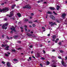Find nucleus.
Instances as JSON below:
<instances>
[{
  "label": "nucleus",
  "instance_id": "23",
  "mask_svg": "<svg viewBox=\"0 0 67 67\" xmlns=\"http://www.w3.org/2000/svg\"><path fill=\"white\" fill-rule=\"evenodd\" d=\"M56 21L57 22V23H60V21L57 19H56Z\"/></svg>",
  "mask_w": 67,
  "mask_h": 67
},
{
  "label": "nucleus",
  "instance_id": "58",
  "mask_svg": "<svg viewBox=\"0 0 67 67\" xmlns=\"http://www.w3.org/2000/svg\"><path fill=\"white\" fill-rule=\"evenodd\" d=\"M31 15H34V14H33V13H31Z\"/></svg>",
  "mask_w": 67,
  "mask_h": 67
},
{
  "label": "nucleus",
  "instance_id": "41",
  "mask_svg": "<svg viewBox=\"0 0 67 67\" xmlns=\"http://www.w3.org/2000/svg\"><path fill=\"white\" fill-rule=\"evenodd\" d=\"M29 58V59H30V60H31V59H32V58H31V57H30Z\"/></svg>",
  "mask_w": 67,
  "mask_h": 67
},
{
  "label": "nucleus",
  "instance_id": "16",
  "mask_svg": "<svg viewBox=\"0 0 67 67\" xmlns=\"http://www.w3.org/2000/svg\"><path fill=\"white\" fill-rule=\"evenodd\" d=\"M18 35H15L14 36V38H17V37H18Z\"/></svg>",
  "mask_w": 67,
  "mask_h": 67
},
{
  "label": "nucleus",
  "instance_id": "51",
  "mask_svg": "<svg viewBox=\"0 0 67 67\" xmlns=\"http://www.w3.org/2000/svg\"><path fill=\"white\" fill-rule=\"evenodd\" d=\"M55 43H57V42H58V41H56V40H55Z\"/></svg>",
  "mask_w": 67,
  "mask_h": 67
},
{
  "label": "nucleus",
  "instance_id": "13",
  "mask_svg": "<svg viewBox=\"0 0 67 67\" xmlns=\"http://www.w3.org/2000/svg\"><path fill=\"white\" fill-rule=\"evenodd\" d=\"M9 46H8L7 47H6L5 48V50L8 51V50H9Z\"/></svg>",
  "mask_w": 67,
  "mask_h": 67
},
{
  "label": "nucleus",
  "instance_id": "9",
  "mask_svg": "<svg viewBox=\"0 0 67 67\" xmlns=\"http://www.w3.org/2000/svg\"><path fill=\"white\" fill-rule=\"evenodd\" d=\"M56 64V63H54L53 64L51 65V66L52 67H56V66L55 65Z\"/></svg>",
  "mask_w": 67,
  "mask_h": 67
},
{
  "label": "nucleus",
  "instance_id": "44",
  "mask_svg": "<svg viewBox=\"0 0 67 67\" xmlns=\"http://www.w3.org/2000/svg\"><path fill=\"white\" fill-rule=\"evenodd\" d=\"M21 32H23V29H22L21 30Z\"/></svg>",
  "mask_w": 67,
  "mask_h": 67
},
{
  "label": "nucleus",
  "instance_id": "53",
  "mask_svg": "<svg viewBox=\"0 0 67 67\" xmlns=\"http://www.w3.org/2000/svg\"><path fill=\"white\" fill-rule=\"evenodd\" d=\"M65 60H67V57H65Z\"/></svg>",
  "mask_w": 67,
  "mask_h": 67
},
{
  "label": "nucleus",
  "instance_id": "56",
  "mask_svg": "<svg viewBox=\"0 0 67 67\" xmlns=\"http://www.w3.org/2000/svg\"><path fill=\"white\" fill-rule=\"evenodd\" d=\"M47 36H50V34H49L47 35Z\"/></svg>",
  "mask_w": 67,
  "mask_h": 67
},
{
  "label": "nucleus",
  "instance_id": "30",
  "mask_svg": "<svg viewBox=\"0 0 67 67\" xmlns=\"http://www.w3.org/2000/svg\"><path fill=\"white\" fill-rule=\"evenodd\" d=\"M34 22H37V23H38V22H37V20L34 21Z\"/></svg>",
  "mask_w": 67,
  "mask_h": 67
},
{
  "label": "nucleus",
  "instance_id": "3",
  "mask_svg": "<svg viewBox=\"0 0 67 67\" xmlns=\"http://www.w3.org/2000/svg\"><path fill=\"white\" fill-rule=\"evenodd\" d=\"M31 8V7L28 5H27L23 7V9L28 8L29 9H30Z\"/></svg>",
  "mask_w": 67,
  "mask_h": 67
},
{
  "label": "nucleus",
  "instance_id": "26",
  "mask_svg": "<svg viewBox=\"0 0 67 67\" xmlns=\"http://www.w3.org/2000/svg\"><path fill=\"white\" fill-rule=\"evenodd\" d=\"M28 19H26L25 20V22H27V21H28Z\"/></svg>",
  "mask_w": 67,
  "mask_h": 67
},
{
  "label": "nucleus",
  "instance_id": "60",
  "mask_svg": "<svg viewBox=\"0 0 67 67\" xmlns=\"http://www.w3.org/2000/svg\"><path fill=\"white\" fill-rule=\"evenodd\" d=\"M42 29H45V28L44 27H42Z\"/></svg>",
  "mask_w": 67,
  "mask_h": 67
},
{
  "label": "nucleus",
  "instance_id": "36",
  "mask_svg": "<svg viewBox=\"0 0 67 67\" xmlns=\"http://www.w3.org/2000/svg\"><path fill=\"white\" fill-rule=\"evenodd\" d=\"M32 26L33 27H35V24H34L32 25Z\"/></svg>",
  "mask_w": 67,
  "mask_h": 67
},
{
  "label": "nucleus",
  "instance_id": "48",
  "mask_svg": "<svg viewBox=\"0 0 67 67\" xmlns=\"http://www.w3.org/2000/svg\"><path fill=\"white\" fill-rule=\"evenodd\" d=\"M38 11H39V12H42V10H39Z\"/></svg>",
  "mask_w": 67,
  "mask_h": 67
},
{
  "label": "nucleus",
  "instance_id": "12",
  "mask_svg": "<svg viewBox=\"0 0 67 67\" xmlns=\"http://www.w3.org/2000/svg\"><path fill=\"white\" fill-rule=\"evenodd\" d=\"M13 15V14L12 13L10 12V15L9 16V17H12V16Z\"/></svg>",
  "mask_w": 67,
  "mask_h": 67
},
{
  "label": "nucleus",
  "instance_id": "25",
  "mask_svg": "<svg viewBox=\"0 0 67 67\" xmlns=\"http://www.w3.org/2000/svg\"><path fill=\"white\" fill-rule=\"evenodd\" d=\"M53 13L54 14H55V15H57V14L55 13V12L54 11L53 12Z\"/></svg>",
  "mask_w": 67,
  "mask_h": 67
},
{
  "label": "nucleus",
  "instance_id": "59",
  "mask_svg": "<svg viewBox=\"0 0 67 67\" xmlns=\"http://www.w3.org/2000/svg\"><path fill=\"white\" fill-rule=\"evenodd\" d=\"M33 51H32L31 52V54H33Z\"/></svg>",
  "mask_w": 67,
  "mask_h": 67
},
{
  "label": "nucleus",
  "instance_id": "5",
  "mask_svg": "<svg viewBox=\"0 0 67 67\" xmlns=\"http://www.w3.org/2000/svg\"><path fill=\"white\" fill-rule=\"evenodd\" d=\"M10 29L11 30H12V31H14V32H16V30H15V27H14V26H13L12 28H10Z\"/></svg>",
  "mask_w": 67,
  "mask_h": 67
},
{
  "label": "nucleus",
  "instance_id": "28",
  "mask_svg": "<svg viewBox=\"0 0 67 67\" xmlns=\"http://www.w3.org/2000/svg\"><path fill=\"white\" fill-rule=\"evenodd\" d=\"M2 46L3 47H5V46H7V45L5 44V46L3 44H2Z\"/></svg>",
  "mask_w": 67,
  "mask_h": 67
},
{
  "label": "nucleus",
  "instance_id": "6",
  "mask_svg": "<svg viewBox=\"0 0 67 67\" xmlns=\"http://www.w3.org/2000/svg\"><path fill=\"white\" fill-rule=\"evenodd\" d=\"M61 63L63 66H64V67H66V66H67L66 64V63H65V62L64 61H62Z\"/></svg>",
  "mask_w": 67,
  "mask_h": 67
},
{
  "label": "nucleus",
  "instance_id": "27",
  "mask_svg": "<svg viewBox=\"0 0 67 67\" xmlns=\"http://www.w3.org/2000/svg\"><path fill=\"white\" fill-rule=\"evenodd\" d=\"M37 57H40V54H39V53H38L37 54Z\"/></svg>",
  "mask_w": 67,
  "mask_h": 67
},
{
  "label": "nucleus",
  "instance_id": "33",
  "mask_svg": "<svg viewBox=\"0 0 67 67\" xmlns=\"http://www.w3.org/2000/svg\"><path fill=\"white\" fill-rule=\"evenodd\" d=\"M7 38L8 39V40H10V38L8 36H7Z\"/></svg>",
  "mask_w": 67,
  "mask_h": 67
},
{
  "label": "nucleus",
  "instance_id": "38",
  "mask_svg": "<svg viewBox=\"0 0 67 67\" xmlns=\"http://www.w3.org/2000/svg\"><path fill=\"white\" fill-rule=\"evenodd\" d=\"M11 8L12 9H13L14 8V6L13 5H12L11 7Z\"/></svg>",
  "mask_w": 67,
  "mask_h": 67
},
{
  "label": "nucleus",
  "instance_id": "55",
  "mask_svg": "<svg viewBox=\"0 0 67 67\" xmlns=\"http://www.w3.org/2000/svg\"><path fill=\"white\" fill-rule=\"evenodd\" d=\"M57 41H59V38H57L56 39Z\"/></svg>",
  "mask_w": 67,
  "mask_h": 67
},
{
  "label": "nucleus",
  "instance_id": "49",
  "mask_svg": "<svg viewBox=\"0 0 67 67\" xmlns=\"http://www.w3.org/2000/svg\"><path fill=\"white\" fill-rule=\"evenodd\" d=\"M4 37V35H2V37Z\"/></svg>",
  "mask_w": 67,
  "mask_h": 67
},
{
  "label": "nucleus",
  "instance_id": "61",
  "mask_svg": "<svg viewBox=\"0 0 67 67\" xmlns=\"http://www.w3.org/2000/svg\"><path fill=\"white\" fill-rule=\"evenodd\" d=\"M11 19H13V20H14V18H11Z\"/></svg>",
  "mask_w": 67,
  "mask_h": 67
},
{
  "label": "nucleus",
  "instance_id": "62",
  "mask_svg": "<svg viewBox=\"0 0 67 67\" xmlns=\"http://www.w3.org/2000/svg\"><path fill=\"white\" fill-rule=\"evenodd\" d=\"M43 0H41L40 2H43Z\"/></svg>",
  "mask_w": 67,
  "mask_h": 67
},
{
  "label": "nucleus",
  "instance_id": "29",
  "mask_svg": "<svg viewBox=\"0 0 67 67\" xmlns=\"http://www.w3.org/2000/svg\"><path fill=\"white\" fill-rule=\"evenodd\" d=\"M21 49H22V48H19L18 49H18V50H21Z\"/></svg>",
  "mask_w": 67,
  "mask_h": 67
},
{
  "label": "nucleus",
  "instance_id": "18",
  "mask_svg": "<svg viewBox=\"0 0 67 67\" xmlns=\"http://www.w3.org/2000/svg\"><path fill=\"white\" fill-rule=\"evenodd\" d=\"M14 61V62H18V60L16 59H13Z\"/></svg>",
  "mask_w": 67,
  "mask_h": 67
},
{
  "label": "nucleus",
  "instance_id": "8",
  "mask_svg": "<svg viewBox=\"0 0 67 67\" xmlns=\"http://www.w3.org/2000/svg\"><path fill=\"white\" fill-rule=\"evenodd\" d=\"M66 15L65 14H63L62 15V17L63 19H65V16Z\"/></svg>",
  "mask_w": 67,
  "mask_h": 67
},
{
  "label": "nucleus",
  "instance_id": "1",
  "mask_svg": "<svg viewBox=\"0 0 67 67\" xmlns=\"http://www.w3.org/2000/svg\"><path fill=\"white\" fill-rule=\"evenodd\" d=\"M9 10L8 8L5 7L3 8V10L0 9V12L2 13H4L6 12H7Z\"/></svg>",
  "mask_w": 67,
  "mask_h": 67
},
{
  "label": "nucleus",
  "instance_id": "37",
  "mask_svg": "<svg viewBox=\"0 0 67 67\" xmlns=\"http://www.w3.org/2000/svg\"><path fill=\"white\" fill-rule=\"evenodd\" d=\"M58 58H59V59H62V57H58Z\"/></svg>",
  "mask_w": 67,
  "mask_h": 67
},
{
  "label": "nucleus",
  "instance_id": "17",
  "mask_svg": "<svg viewBox=\"0 0 67 67\" xmlns=\"http://www.w3.org/2000/svg\"><path fill=\"white\" fill-rule=\"evenodd\" d=\"M47 13H48V14H52L53 13H52V12H47Z\"/></svg>",
  "mask_w": 67,
  "mask_h": 67
},
{
  "label": "nucleus",
  "instance_id": "46",
  "mask_svg": "<svg viewBox=\"0 0 67 67\" xmlns=\"http://www.w3.org/2000/svg\"><path fill=\"white\" fill-rule=\"evenodd\" d=\"M40 65L41 67H43V65H42V64H40Z\"/></svg>",
  "mask_w": 67,
  "mask_h": 67
},
{
  "label": "nucleus",
  "instance_id": "22",
  "mask_svg": "<svg viewBox=\"0 0 67 67\" xmlns=\"http://www.w3.org/2000/svg\"><path fill=\"white\" fill-rule=\"evenodd\" d=\"M12 52H15L16 51L15 49H12Z\"/></svg>",
  "mask_w": 67,
  "mask_h": 67
},
{
  "label": "nucleus",
  "instance_id": "45",
  "mask_svg": "<svg viewBox=\"0 0 67 67\" xmlns=\"http://www.w3.org/2000/svg\"><path fill=\"white\" fill-rule=\"evenodd\" d=\"M57 10H59V8H57Z\"/></svg>",
  "mask_w": 67,
  "mask_h": 67
},
{
  "label": "nucleus",
  "instance_id": "35",
  "mask_svg": "<svg viewBox=\"0 0 67 67\" xmlns=\"http://www.w3.org/2000/svg\"><path fill=\"white\" fill-rule=\"evenodd\" d=\"M4 20L5 21H7V20H8V19H7L5 18L4 19Z\"/></svg>",
  "mask_w": 67,
  "mask_h": 67
},
{
  "label": "nucleus",
  "instance_id": "14",
  "mask_svg": "<svg viewBox=\"0 0 67 67\" xmlns=\"http://www.w3.org/2000/svg\"><path fill=\"white\" fill-rule=\"evenodd\" d=\"M17 15L18 16V17H21V14L20 13H18L17 14Z\"/></svg>",
  "mask_w": 67,
  "mask_h": 67
},
{
  "label": "nucleus",
  "instance_id": "11",
  "mask_svg": "<svg viewBox=\"0 0 67 67\" xmlns=\"http://www.w3.org/2000/svg\"><path fill=\"white\" fill-rule=\"evenodd\" d=\"M7 65L8 67H10L11 66V65H10V63H9V62L7 63Z\"/></svg>",
  "mask_w": 67,
  "mask_h": 67
},
{
  "label": "nucleus",
  "instance_id": "32",
  "mask_svg": "<svg viewBox=\"0 0 67 67\" xmlns=\"http://www.w3.org/2000/svg\"><path fill=\"white\" fill-rule=\"evenodd\" d=\"M2 64H5V62L4 61H2Z\"/></svg>",
  "mask_w": 67,
  "mask_h": 67
},
{
  "label": "nucleus",
  "instance_id": "47",
  "mask_svg": "<svg viewBox=\"0 0 67 67\" xmlns=\"http://www.w3.org/2000/svg\"><path fill=\"white\" fill-rule=\"evenodd\" d=\"M32 37H35V36L34 35L32 36Z\"/></svg>",
  "mask_w": 67,
  "mask_h": 67
},
{
  "label": "nucleus",
  "instance_id": "24",
  "mask_svg": "<svg viewBox=\"0 0 67 67\" xmlns=\"http://www.w3.org/2000/svg\"><path fill=\"white\" fill-rule=\"evenodd\" d=\"M60 52L61 53H64V51H63V50H60Z\"/></svg>",
  "mask_w": 67,
  "mask_h": 67
},
{
  "label": "nucleus",
  "instance_id": "52",
  "mask_svg": "<svg viewBox=\"0 0 67 67\" xmlns=\"http://www.w3.org/2000/svg\"><path fill=\"white\" fill-rule=\"evenodd\" d=\"M55 39H53L52 40V41L54 42V41H55Z\"/></svg>",
  "mask_w": 67,
  "mask_h": 67
},
{
  "label": "nucleus",
  "instance_id": "21",
  "mask_svg": "<svg viewBox=\"0 0 67 67\" xmlns=\"http://www.w3.org/2000/svg\"><path fill=\"white\" fill-rule=\"evenodd\" d=\"M53 38L55 39L56 38V36L54 35L53 36V37H52Z\"/></svg>",
  "mask_w": 67,
  "mask_h": 67
},
{
  "label": "nucleus",
  "instance_id": "4",
  "mask_svg": "<svg viewBox=\"0 0 67 67\" xmlns=\"http://www.w3.org/2000/svg\"><path fill=\"white\" fill-rule=\"evenodd\" d=\"M55 22L54 23H53V22H49V24H52L51 25V26H53V25H54L55 24V25H57L56 24H55Z\"/></svg>",
  "mask_w": 67,
  "mask_h": 67
},
{
  "label": "nucleus",
  "instance_id": "40",
  "mask_svg": "<svg viewBox=\"0 0 67 67\" xmlns=\"http://www.w3.org/2000/svg\"><path fill=\"white\" fill-rule=\"evenodd\" d=\"M29 23H30V24L32 23V21H29Z\"/></svg>",
  "mask_w": 67,
  "mask_h": 67
},
{
  "label": "nucleus",
  "instance_id": "50",
  "mask_svg": "<svg viewBox=\"0 0 67 67\" xmlns=\"http://www.w3.org/2000/svg\"><path fill=\"white\" fill-rule=\"evenodd\" d=\"M40 2H41V1H38L37 2V3H40Z\"/></svg>",
  "mask_w": 67,
  "mask_h": 67
},
{
  "label": "nucleus",
  "instance_id": "42",
  "mask_svg": "<svg viewBox=\"0 0 67 67\" xmlns=\"http://www.w3.org/2000/svg\"><path fill=\"white\" fill-rule=\"evenodd\" d=\"M43 53L45 54V51L44 50H43Z\"/></svg>",
  "mask_w": 67,
  "mask_h": 67
},
{
  "label": "nucleus",
  "instance_id": "2",
  "mask_svg": "<svg viewBox=\"0 0 67 67\" xmlns=\"http://www.w3.org/2000/svg\"><path fill=\"white\" fill-rule=\"evenodd\" d=\"M8 23L7 22L3 25L2 26V29L6 30V29H7V27H5V26H8Z\"/></svg>",
  "mask_w": 67,
  "mask_h": 67
},
{
  "label": "nucleus",
  "instance_id": "31",
  "mask_svg": "<svg viewBox=\"0 0 67 67\" xmlns=\"http://www.w3.org/2000/svg\"><path fill=\"white\" fill-rule=\"evenodd\" d=\"M18 43H21V41H18Z\"/></svg>",
  "mask_w": 67,
  "mask_h": 67
},
{
  "label": "nucleus",
  "instance_id": "34",
  "mask_svg": "<svg viewBox=\"0 0 67 67\" xmlns=\"http://www.w3.org/2000/svg\"><path fill=\"white\" fill-rule=\"evenodd\" d=\"M5 55L6 56H9V55L8 54H7L6 53H5Z\"/></svg>",
  "mask_w": 67,
  "mask_h": 67
},
{
  "label": "nucleus",
  "instance_id": "39",
  "mask_svg": "<svg viewBox=\"0 0 67 67\" xmlns=\"http://www.w3.org/2000/svg\"><path fill=\"white\" fill-rule=\"evenodd\" d=\"M57 8H60V7L58 5H57Z\"/></svg>",
  "mask_w": 67,
  "mask_h": 67
},
{
  "label": "nucleus",
  "instance_id": "57",
  "mask_svg": "<svg viewBox=\"0 0 67 67\" xmlns=\"http://www.w3.org/2000/svg\"><path fill=\"white\" fill-rule=\"evenodd\" d=\"M41 59H43V60H44L45 59V58H41Z\"/></svg>",
  "mask_w": 67,
  "mask_h": 67
},
{
  "label": "nucleus",
  "instance_id": "7",
  "mask_svg": "<svg viewBox=\"0 0 67 67\" xmlns=\"http://www.w3.org/2000/svg\"><path fill=\"white\" fill-rule=\"evenodd\" d=\"M50 17L51 19H52L53 20H55V17L53 15H51L50 16Z\"/></svg>",
  "mask_w": 67,
  "mask_h": 67
},
{
  "label": "nucleus",
  "instance_id": "64",
  "mask_svg": "<svg viewBox=\"0 0 67 67\" xmlns=\"http://www.w3.org/2000/svg\"><path fill=\"white\" fill-rule=\"evenodd\" d=\"M4 3H2V4H1V5H4Z\"/></svg>",
  "mask_w": 67,
  "mask_h": 67
},
{
  "label": "nucleus",
  "instance_id": "10",
  "mask_svg": "<svg viewBox=\"0 0 67 67\" xmlns=\"http://www.w3.org/2000/svg\"><path fill=\"white\" fill-rule=\"evenodd\" d=\"M49 8H50V10H54L55 9V8L53 7H50Z\"/></svg>",
  "mask_w": 67,
  "mask_h": 67
},
{
  "label": "nucleus",
  "instance_id": "63",
  "mask_svg": "<svg viewBox=\"0 0 67 67\" xmlns=\"http://www.w3.org/2000/svg\"><path fill=\"white\" fill-rule=\"evenodd\" d=\"M40 47H42V45H41L40 46Z\"/></svg>",
  "mask_w": 67,
  "mask_h": 67
},
{
  "label": "nucleus",
  "instance_id": "43",
  "mask_svg": "<svg viewBox=\"0 0 67 67\" xmlns=\"http://www.w3.org/2000/svg\"><path fill=\"white\" fill-rule=\"evenodd\" d=\"M25 31H26H26H27V29H26V28H25Z\"/></svg>",
  "mask_w": 67,
  "mask_h": 67
},
{
  "label": "nucleus",
  "instance_id": "19",
  "mask_svg": "<svg viewBox=\"0 0 67 67\" xmlns=\"http://www.w3.org/2000/svg\"><path fill=\"white\" fill-rule=\"evenodd\" d=\"M49 64H50V63H49V61L47 62L46 63V64H47V65H49Z\"/></svg>",
  "mask_w": 67,
  "mask_h": 67
},
{
  "label": "nucleus",
  "instance_id": "54",
  "mask_svg": "<svg viewBox=\"0 0 67 67\" xmlns=\"http://www.w3.org/2000/svg\"><path fill=\"white\" fill-rule=\"evenodd\" d=\"M52 52H55V50L54 49L52 50Z\"/></svg>",
  "mask_w": 67,
  "mask_h": 67
},
{
  "label": "nucleus",
  "instance_id": "20",
  "mask_svg": "<svg viewBox=\"0 0 67 67\" xmlns=\"http://www.w3.org/2000/svg\"><path fill=\"white\" fill-rule=\"evenodd\" d=\"M58 44L59 45H62V42H59Z\"/></svg>",
  "mask_w": 67,
  "mask_h": 67
},
{
  "label": "nucleus",
  "instance_id": "15",
  "mask_svg": "<svg viewBox=\"0 0 67 67\" xmlns=\"http://www.w3.org/2000/svg\"><path fill=\"white\" fill-rule=\"evenodd\" d=\"M27 36H29V37L31 36L32 35V34H27Z\"/></svg>",
  "mask_w": 67,
  "mask_h": 67
}]
</instances>
